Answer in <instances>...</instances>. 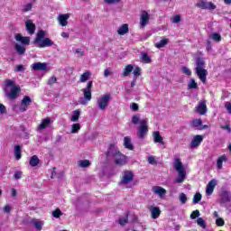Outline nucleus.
<instances>
[{
  "instance_id": "10",
  "label": "nucleus",
  "mask_w": 231,
  "mask_h": 231,
  "mask_svg": "<svg viewBox=\"0 0 231 231\" xmlns=\"http://www.w3.org/2000/svg\"><path fill=\"white\" fill-rule=\"evenodd\" d=\"M151 14L147 11H143L140 15V28H145L149 24Z\"/></svg>"
},
{
  "instance_id": "5",
  "label": "nucleus",
  "mask_w": 231,
  "mask_h": 231,
  "mask_svg": "<svg viewBox=\"0 0 231 231\" xmlns=\"http://www.w3.org/2000/svg\"><path fill=\"white\" fill-rule=\"evenodd\" d=\"M173 167L179 174L178 178L175 180V182L183 183V181H185V180L187 179V171H185V167H183V163L181 162L180 158L175 159Z\"/></svg>"
},
{
  "instance_id": "57",
  "label": "nucleus",
  "mask_w": 231,
  "mask_h": 231,
  "mask_svg": "<svg viewBox=\"0 0 231 231\" xmlns=\"http://www.w3.org/2000/svg\"><path fill=\"white\" fill-rule=\"evenodd\" d=\"M148 162L151 164V165H154L156 163V159L154 158V156H150L148 157Z\"/></svg>"
},
{
  "instance_id": "56",
  "label": "nucleus",
  "mask_w": 231,
  "mask_h": 231,
  "mask_svg": "<svg viewBox=\"0 0 231 231\" xmlns=\"http://www.w3.org/2000/svg\"><path fill=\"white\" fill-rule=\"evenodd\" d=\"M76 53L79 55V57H84V55H86V52H84V50L82 49H77Z\"/></svg>"
},
{
  "instance_id": "49",
  "label": "nucleus",
  "mask_w": 231,
  "mask_h": 231,
  "mask_svg": "<svg viewBox=\"0 0 231 231\" xmlns=\"http://www.w3.org/2000/svg\"><path fill=\"white\" fill-rule=\"evenodd\" d=\"M196 113H199V115H203V102H199L196 108Z\"/></svg>"
},
{
  "instance_id": "45",
  "label": "nucleus",
  "mask_w": 231,
  "mask_h": 231,
  "mask_svg": "<svg viewBox=\"0 0 231 231\" xmlns=\"http://www.w3.org/2000/svg\"><path fill=\"white\" fill-rule=\"evenodd\" d=\"M171 21L174 24H178V23H180L181 21V16L180 14H176L173 17H171Z\"/></svg>"
},
{
  "instance_id": "13",
  "label": "nucleus",
  "mask_w": 231,
  "mask_h": 231,
  "mask_svg": "<svg viewBox=\"0 0 231 231\" xmlns=\"http://www.w3.org/2000/svg\"><path fill=\"white\" fill-rule=\"evenodd\" d=\"M149 212L151 213V217L152 219H158L162 214V210L160 208L155 207V206H151L149 208Z\"/></svg>"
},
{
  "instance_id": "26",
  "label": "nucleus",
  "mask_w": 231,
  "mask_h": 231,
  "mask_svg": "<svg viewBox=\"0 0 231 231\" xmlns=\"http://www.w3.org/2000/svg\"><path fill=\"white\" fill-rule=\"evenodd\" d=\"M89 79H91V72L86 71L80 75L79 82H81V83L88 82V80H89Z\"/></svg>"
},
{
  "instance_id": "21",
  "label": "nucleus",
  "mask_w": 231,
  "mask_h": 231,
  "mask_svg": "<svg viewBox=\"0 0 231 231\" xmlns=\"http://www.w3.org/2000/svg\"><path fill=\"white\" fill-rule=\"evenodd\" d=\"M49 125H51V118L47 117L43 120H42L41 124L38 125V131H42L44 129H47Z\"/></svg>"
},
{
  "instance_id": "62",
  "label": "nucleus",
  "mask_w": 231,
  "mask_h": 231,
  "mask_svg": "<svg viewBox=\"0 0 231 231\" xmlns=\"http://www.w3.org/2000/svg\"><path fill=\"white\" fill-rule=\"evenodd\" d=\"M12 210V207H10V205H6L4 208V211L6 212V214H9V212H11Z\"/></svg>"
},
{
  "instance_id": "23",
  "label": "nucleus",
  "mask_w": 231,
  "mask_h": 231,
  "mask_svg": "<svg viewBox=\"0 0 231 231\" xmlns=\"http://www.w3.org/2000/svg\"><path fill=\"white\" fill-rule=\"evenodd\" d=\"M117 33L118 35H125L126 33H129V24L125 23L119 26Z\"/></svg>"
},
{
  "instance_id": "58",
  "label": "nucleus",
  "mask_w": 231,
  "mask_h": 231,
  "mask_svg": "<svg viewBox=\"0 0 231 231\" xmlns=\"http://www.w3.org/2000/svg\"><path fill=\"white\" fill-rule=\"evenodd\" d=\"M23 178V172L22 171H15L14 172V179L15 180H21Z\"/></svg>"
},
{
  "instance_id": "64",
  "label": "nucleus",
  "mask_w": 231,
  "mask_h": 231,
  "mask_svg": "<svg viewBox=\"0 0 231 231\" xmlns=\"http://www.w3.org/2000/svg\"><path fill=\"white\" fill-rule=\"evenodd\" d=\"M197 224H198L199 226H203V218L199 217V218L197 219Z\"/></svg>"
},
{
  "instance_id": "46",
  "label": "nucleus",
  "mask_w": 231,
  "mask_h": 231,
  "mask_svg": "<svg viewBox=\"0 0 231 231\" xmlns=\"http://www.w3.org/2000/svg\"><path fill=\"white\" fill-rule=\"evenodd\" d=\"M201 214L199 213V210L196 209L190 214V219H196L198 218Z\"/></svg>"
},
{
  "instance_id": "32",
  "label": "nucleus",
  "mask_w": 231,
  "mask_h": 231,
  "mask_svg": "<svg viewBox=\"0 0 231 231\" xmlns=\"http://www.w3.org/2000/svg\"><path fill=\"white\" fill-rule=\"evenodd\" d=\"M79 118H80V109L74 110L72 112V116H70V120L72 122H79Z\"/></svg>"
},
{
  "instance_id": "27",
  "label": "nucleus",
  "mask_w": 231,
  "mask_h": 231,
  "mask_svg": "<svg viewBox=\"0 0 231 231\" xmlns=\"http://www.w3.org/2000/svg\"><path fill=\"white\" fill-rule=\"evenodd\" d=\"M124 145L125 149H129V151H133V149H134L133 143H131V137L129 136L124 138Z\"/></svg>"
},
{
  "instance_id": "20",
  "label": "nucleus",
  "mask_w": 231,
  "mask_h": 231,
  "mask_svg": "<svg viewBox=\"0 0 231 231\" xmlns=\"http://www.w3.org/2000/svg\"><path fill=\"white\" fill-rule=\"evenodd\" d=\"M220 203H222L223 205H226V207H231V194L228 192H224L222 194V199Z\"/></svg>"
},
{
  "instance_id": "39",
  "label": "nucleus",
  "mask_w": 231,
  "mask_h": 231,
  "mask_svg": "<svg viewBox=\"0 0 231 231\" xmlns=\"http://www.w3.org/2000/svg\"><path fill=\"white\" fill-rule=\"evenodd\" d=\"M201 124H203V121L201 119H193L190 121L191 127H199L201 126Z\"/></svg>"
},
{
  "instance_id": "8",
  "label": "nucleus",
  "mask_w": 231,
  "mask_h": 231,
  "mask_svg": "<svg viewBox=\"0 0 231 231\" xmlns=\"http://www.w3.org/2000/svg\"><path fill=\"white\" fill-rule=\"evenodd\" d=\"M92 88H93V81H88L87 84V88L82 89L84 97H81V99H79V104H81L82 106H87L88 102L91 100Z\"/></svg>"
},
{
  "instance_id": "15",
  "label": "nucleus",
  "mask_w": 231,
  "mask_h": 231,
  "mask_svg": "<svg viewBox=\"0 0 231 231\" xmlns=\"http://www.w3.org/2000/svg\"><path fill=\"white\" fill-rule=\"evenodd\" d=\"M133 178L134 175L132 171H125L121 180V185H127V183H131V181H133Z\"/></svg>"
},
{
  "instance_id": "11",
  "label": "nucleus",
  "mask_w": 231,
  "mask_h": 231,
  "mask_svg": "<svg viewBox=\"0 0 231 231\" xmlns=\"http://www.w3.org/2000/svg\"><path fill=\"white\" fill-rule=\"evenodd\" d=\"M152 192H153L155 196H158L160 199H163L167 194V189L162 188V186H153L152 188Z\"/></svg>"
},
{
  "instance_id": "1",
  "label": "nucleus",
  "mask_w": 231,
  "mask_h": 231,
  "mask_svg": "<svg viewBox=\"0 0 231 231\" xmlns=\"http://www.w3.org/2000/svg\"><path fill=\"white\" fill-rule=\"evenodd\" d=\"M132 124L134 125L140 124L138 128L137 136L140 140H143L145 136H147V133H149V125H147V119H142V116L140 114H136L132 116Z\"/></svg>"
},
{
  "instance_id": "47",
  "label": "nucleus",
  "mask_w": 231,
  "mask_h": 231,
  "mask_svg": "<svg viewBox=\"0 0 231 231\" xmlns=\"http://www.w3.org/2000/svg\"><path fill=\"white\" fill-rule=\"evenodd\" d=\"M201 193H197L195 194L194 198H193V203L194 205H196L197 203H199V201H201Z\"/></svg>"
},
{
  "instance_id": "18",
  "label": "nucleus",
  "mask_w": 231,
  "mask_h": 231,
  "mask_svg": "<svg viewBox=\"0 0 231 231\" xmlns=\"http://www.w3.org/2000/svg\"><path fill=\"white\" fill-rule=\"evenodd\" d=\"M201 142H203V136L202 135H195L190 142L189 147L191 149L199 147V145L201 144Z\"/></svg>"
},
{
  "instance_id": "14",
  "label": "nucleus",
  "mask_w": 231,
  "mask_h": 231,
  "mask_svg": "<svg viewBox=\"0 0 231 231\" xmlns=\"http://www.w3.org/2000/svg\"><path fill=\"white\" fill-rule=\"evenodd\" d=\"M32 69L34 71H48V63L36 62L32 64Z\"/></svg>"
},
{
  "instance_id": "38",
  "label": "nucleus",
  "mask_w": 231,
  "mask_h": 231,
  "mask_svg": "<svg viewBox=\"0 0 231 231\" xmlns=\"http://www.w3.org/2000/svg\"><path fill=\"white\" fill-rule=\"evenodd\" d=\"M134 79L136 80L142 75V69L140 67H135L133 71Z\"/></svg>"
},
{
  "instance_id": "9",
  "label": "nucleus",
  "mask_w": 231,
  "mask_h": 231,
  "mask_svg": "<svg viewBox=\"0 0 231 231\" xmlns=\"http://www.w3.org/2000/svg\"><path fill=\"white\" fill-rule=\"evenodd\" d=\"M195 72L200 80H203V59L198 58L196 60Z\"/></svg>"
},
{
  "instance_id": "59",
  "label": "nucleus",
  "mask_w": 231,
  "mask_h": 231,
  "mask_svg": "<svg viewBox=\"0 0 231 231\" xmlns=\"http://www.w3.org/2000/svg\"><path fill=\"white\" fill-rule=\"evenodd\" d=\"M14 71H16V72L24 71V66H23V65L16 66L14 69Z\"/></svg>"
},
{
  "instance_id": "48",
  "label": "nucleus",
  "mask_w": 231,
  "mask_h": 231,
  "mask_svg": "<svg viewBox=\"0 0 231 231\" xmlns=\"http://www.w3.org/2000/svg\"><path fill=\"white\" fill-rule=\"evenodd\" d=\"M113 75V70L110 68H107L104 70V77L107 79V77H111Z\"/></svg>"
},
{
  "instance_id": "28",
  "label": "nucleus",
  "mask_w": 231,
  "mask_h": 231,
  "mask_svg": "<svg viewBox=\"0 0 231 231\" xmlns=\"http://www.w3.org/2000/svg\"><path fill=\"white\" fill-rule=\"evenodd\" d=\"M14 50L16 51L18 55H24V53L26 52V48H24V45H21L19 43H16L14 45Z\"/></svg>"
},
{
  "instance_id": "51",
  "label": "nucleus",
  "mask_w": 231,
  "mask_h": 231,
  "mask_svg": "<svg viewBox=\"0 0 231 231\" xmlns=\"http://www.w3.org/2000/svg\"><path fill=\"white\" fill-rule=\"evenodd\" d=\"M127 221H128L127 215L119 218V224L121 225V226H124V225H125V223H127Z\"/></svg>"
},
{
  "instance_id": "2",
  "label": "nucleus",
  "mask_w": 231,
  "mask_h": 231,
  "mask_svg": "<svg viewBox=\"0 0 231 231\" xmlns=\"http://www.w3.org/2000/svg\"><path fill=\"white\" fill-rule=\"evenodd\" d=\"M5 86L4 91L6 97H8L9 100H15L21 93V87L15 85V81L13 79H5Z\"/></svg>"
},
{
  "instance_id": "31",
  "label": "nucleus",
  "mask_w": 231,
  "mask_h": 231,
  "mask_svg": "<svg viewBox=\"0 0 231 231\" xmlns=\"http://www.w3.org/2000/svg\"><path fill=\"white\" fill-rule=\"evenodd\" d=\"M40 162L39 157H37V155H33L29 161V165H31V167H37Z\"/></svg>"
},
{
  "instance_id": "63",
  "label": "nucleus",
  "mask_w": 231,
  "mask_h": 231,
  "mask_svg": "<svg viewBox=\"0 0 231 231\" xmlns=\"http://www.w3.org/2000/svg\"><path fill=\"white\" fill-rule=\"evenodd\" d=\"M225 107L228 111V113L231 115V104L228 102L226 103Z\"/></svg>"
},
{
  "instance_id": "50",
  "label": "nucleus",
  "mask_w": 231,
  "mask_h": 231,
  "mask_svg": "<svg viewBox=\"0 0 231 231\" xmlns=\"http://www.w3.org/2000/svg\"><path fill=\"white\" fill-rule=\"evenodd\" d=\"M216 225L217 226H225V219L223 218H217L216 219Z\"/></svg>"
},
{
  "instance_id": "12",
  "label": "nucleus",
  "mask_w": 231,
  "mask_h": 231,
  "mask_svg": "<svg viewBox=\"0 0 231 231\" xmlns=\"http://www.w3.org/2000/svg\"><path fill=\"white\" fill-rule=\"evenodd\" d=\"M216 185H217V180H216V179H213L206 186V196L208 198H210V196H212V194L214 193Z\"/></svg>"
},
{
  "instance_id": "4",
  "label": "nucleus",
  "mask_w": 231,
  "mask_h": 231,
  "mask_svg": "<svg viewBox=\"0 0 231 231\" xmlns=\"http://www.w3.org/2000/svg\"><path fill=\"white\" fill-rule=\"evenodd\" d=\"M106 156L107 158L113 157L116 165H125L127 163L125 155L120 153V151L115 145L109 147Z\"/></svg>"
},
{
  "instance_id": "30",
  "label": "nucleus",
  "mask_w": 231,
  "mask_h": 231,
  "mask_svg": "<svg viewBox=\"0 0 231 231\" xmlns=\"http://www.w3.org/2000/svg\"><path fill=\"white\" fill-rule=\"evenodd\" d=\"M141 60L144 64H151L152 62L151 57L145 52H141Z\"/></svg>"
},
{
  "instance_id": "34",
  "label": "nucleus",
  "mask_w": 231,
  "mask_h": 231,
  "mask_svg": "<svg viewBox=\"0 0 231 231\" xmlns=\"http://www.w3.org/2000/svg\"><path fill=\"white\" fill-rule=\"evenodd\" d=\"M204 10H216V5L212 2H203Z\"/></svg>"
},
{
  "instance_id": "22",
  "label": "nucleus",
  "mask_w": 231,
  "mask_h": 231,
  "mask_svg": "<svg viewBox=\"0 0 231 231\" xmlns=\"http://www.w3.org/2000/svg\"><path fill=\"white\" fill-rule=\"evenodd\" d=\"M152 138L154 143H161V145H165V142H163V137L160 134V132H153Z\"/></svg>"
},
{
  "instance_id": "25",
  "label": "nucleus",
  "mask_w": 231,
  "mask_h": 231,
  "mask_svg": "<svg viewBox=\"0 0 231 231\" xmlns=\"http://www.w3.org/2000/svg\"><path fill=\"white\" fill-rule=\"evenodd\" d=\"M227 160L228 159L226 158V155H225V154L218 157V159L217 160V169L221 171V169H223V162H226Z\"/></svg>"
},
{
  "instance_id": "17",
  "label": "nucleus",
  "mask_w": 231,
  "mask_h": 231,
  "mask_svg": "<svg viewBox=\"0 0 231 231\" xmlns=\"http://www.w3.org/2000/svg\"><path fill=\"white\" fill-rule=\"evenodd\" d=\"M25 30L29 33V35H33V33H35V23H33V21H25Z\"/></svg>"
},
{
  "instance_id": "61",
  "label": "nucleus",
  "mask_w": 231,
  "mask_h": 231,
  "mask_svg": "<svg viewBox=\"0 0 231 231\" xmlns=\"http://www.w3.org/2000/svg\"><path fill=\"white\" fill-rule=\"evenodd\" d=\"M131 109L133 111H138V104L136 103H133L131 106H130Z\"/></svg>"
},
{
  "instance_id": "44",
  "label": "nucleus",
  "mask_w": 231,
  "mask_h": 231,
  "mask_svg": "<svg viewBox=\"0 0 231 231\" xmlns=\"http://www.w3.org/2000/svg\"><path fill=\"white\" fill-rule=\"evenodd\" d=\"M179 199H180V203L182 204V205H185V203H187V195H185V193H180V195H179Z\"/></svg>"
},
{
  "instance_id": "53",
  "label": "nucleus",
  "mask_w": 231,
  "mask_h": 231,
  "mask_svg": "<svg viewBox=\"0 0 231 231\" xmlns=\"http://www.w3.org/2000/svg\"><path fill=\"white\" fill-rule=\"evenodd\" d=\"M206 51H208V53H212V42L208 41L207 46H206Z\"/></svg>"
},
{
  "instance_id": "6",
  "label": "nucleus",
  "mask_w": 231,
  "mask_h": 231,
  "mask_svg": "<svg viewBox=\"0 0 231 231\" xmlns=\"http://www.w3.org/2000/svg\"><path fill=\"white\" fill-rule=\"evenodd\" d=\"M29 106H32V97H30V96H24L20 106L14 104L12 109L14 113H24L28 110Z\"/></svg>"
},
{
  "instance_id": "33",
  "label": "nucleus",
  "mask_w": 231,
  "mask_h": 231,
  "mask_svg": "<svg viewBox=\"0 0 231 231\" xmlns=\"http://www.w3.org/2000/svg\"><path fill=\"white\" fill-rule=\"evenodd\" d=\"M22 152L21 146L15 145L14 146V157L16 160H20L22 158Z\"/></svg>"
},
{
  "instance_id": "37",
  "label": "nucleus",
  "mask_w": 231,
  "mask_h": 231,
  "mask_svg": "<svg viewBox=\"0 0 231 231\" xmlns=\"http://www.w3.org/2000/svg\"><path fill=\"white\" fill-rule=\"evenodd\" d=\"M79 167H81L82 169H86L88 167H89V165H91V162L88 160H81L79 162Z\"/></svg>"
},
{
  "instance_id": "24",
  "label": "nucleus",
  "mask_w": 231,
  "mask_h": 231,
  "mask_svg": "<svg viewBox=\"0 0 231 231\" xmlns=\"http://www.w3.org/2000/svg\"><path fill=\"white\" fill-rule=\"evenodd\" d=\"M170 42L171 41L169 40V38H162L160 42H156L154 46L155 48H158V50H160L162 48H165V46H167Z\"/></svg>"
},
{
  "instance_id": "60",
  "label": "nucleus",
  "mask_w": 231,
  "mask_h": 231,
  "mask_svg": "<svg viewBox=\"0 0 231 231\" xmlns=\"http://www.w3.org/2000/svg\"><path fill=\"white\" fill-rule=\"evenodd\" d=\"M0 113L2 115H5V113H6V106H5V105L0 104Z\"/></svg>"
},
{
  "instance_id": "42",
  "label": "nucleus",
  "mask_w": 231,
  "mask_h": 231,
  "mask_svg": "<svg viewBox=\"0 0 231 231\" xmlns=\"http://www.w3.org/2000/svg\"><path fill=\"white\" fill-rule=\"evenodd\" d=\"M211 39L215 41V42H221V34L214 32L211 34Z\"/></svg>"
},
{
  "instance_id": "16",
  "label": "nucleus",
  "mask_w": 231,
  "mask_h": 231,
  "mask_svg": "<svg viewBox=\"0 0 231 231\" xmlns=\"http://www.w3.org/2000/svg\"><path fill=\"white\" fill-rule=\"evenodd\" d=\"M71 17L70 14H59L58 15V22L60 26H68V19Z\"/></svg>"
},
{
  "instance_id": "19",
  "label": "nucleus",
  "mask_w": 231,
  "mask_h": 231,
  "mask_svg": "<svg viewBox=\"0 0 231 231\" xmlns=\"http://www.w3.org/2000/svg\"><path fill=\"white\" fill-rule=\"evenodd\" d=\"M14 39L17 41V42H21L23 46H30V37L16 34Z\"/></svg>"
},
{
  "instance_id": "52",
  "label": "nucleus",
  "mask_w": 231,
  "mask_h": 231,
  "mask_svg": "<svg viewBox=\"0 0 231 231\" xmlns=\"http://www.w3.org/2000/svg\"><path fill=\"white\" fill-rule=\"evenodd\" d=\"M53 217L59 218L60 216H62V211L60 209L57 208L52 212Z\"/></svg>"
},
{
  "instance_id": "3",
  "label": "nucleus",
  "mask_w": 231,
  "mask_h": 231,
  "mask_svg": "<svg viewBox=\"0 0 231 231\" xmlns=\"http://www.w3.org/2000/svg\"><path fill=\"white\" fill-rule=\"evenodd\" d=\"M45 37L46 32L42 30L39 31L36 33L34 44H36L38 48H51V46H55V42L51 41V39Z\"/></svg>"
},
{
  "instance_id": "36",
  "label": "nucleus",
  "mask_w": 231,
  "mask_h": 231,
  "mask_svg": "<svg viewBox=\"0 0 231 231\" xmlns=\"http://www.w3.org/2000/svg\"><path fill=\"white\" fill-rule=\"evenodd\" d=\"M32 225L35 226L36 230H42V225H44V222L34 219L32 220Z\"/></svg>"
},
{
  "instance_id": "7",
  "label": "nucleus",
  "mask_w": 231,
  "mask_h": 231,
  "mask_svg": "<svg viewBox=\"0 0 231 231\" xmlns=\"http://www.w3.org/2000/svg\"><path fill=\"white\" fill-rule=\"evenodd\" d=\"M109 102H111V94H104L97 98V106L100 111H106L109 107Z\"/></svg>"
},
{
  "instance_id": "55",
  "label": "nucleus",
  "mask_w": 231,
  "mask_h": 231,
  "mask_svg": "<svg viewBox=\"0 0 231 231\" xmlns=\"http://www.w3.org/2000/svg\"><path fill=\"white\" fill-rule=\"evenodd\" d=\"M55 82H57V78L55 77H51L49 79L48 84L49 86H53V84H55Z\"/></svg>"
},
{
  "instance_id": "43",
  "label": "nucleus",
  "mask_w": 231,
  "mask_h": 231,
  "mask_svg": "<svg viewBox=\"0 0 231 231\" xmlns=\"http://www.w3.org/2000/svg\"><path fill=\"white\" fill-rule=\"evenodd\" d=\"M33 8V5L32 3L25 4L23 6L22 12H30Z\"/></svg>"
},
{
  "instance_id": "54",
  "label": "nucleus",
  "mask_w": 231,
  "mask_h": 231,
  "mask_svg": "<svg viewBox=\"0 0 231 231\" xmlns=\"http://www.w3.org/2000/svg\"><path fill=\"white\" fill-rule=\"evenodd\" d=\"M106 5H116L120 3L121 0H104Z\"/></svg>"
},
{
  "instance_id": "40",
  "label": "nucleus",
  "mask_w": 231,
  "mask_h": 231,
  "mask_svg": "<svg viewBox=\"0 0 231 231\" xmlns=\"http://www.w3.org/2000/svg\"><path fill=\"white\" fill-rule=\"evenodd\" d=\"M80 131V124H73L71 125V134H77Z\"/></svg>"
},
{
  "instance_id": "29",
  "label": "nucleus",
  "mask_w": 231,
  "mask_h": 231,
  "mask_svg": "<svg viewBox=\"0 0 231 231\" xmlns=\"http://www.w3.org/2000/svg\"><path fill=\"white\" fill-rule=\"evenodd\" d=\"M133 69H134V67H133V65H126L124 69L123 77H129V75H131V73L133 72Z\"/></svg>"
},
{
  "instance_id": "35",
  "label": "nucleus",
  "mask_w": 231,
  "mask_h": 231,
  "mask_svg": "<svg viewBox=\"0 0 231 231\" xmlns=\"http://www.w3.org/2000/svg\"><path fill=\"white\" fill-rule=\"evenodd\" d=\"M188 89H198V83L194 79H190L188 81Z\"/></svg>"
},
{
  "instance_id": "41",
  "label": "nucleus",
  "mask_w": 231,
  "mask_h": 231,
  "mask_svg": "<svg viewBox=\"0 0 231 231\" xmlns=\"http://www.w3.org/2000/svg\"><path fill=\"white\" fill-rule=\"evenodd\" d=\"M181 71L184 75H187V77H191L192 76V70L189 69V67H181Z\"/></svg>"
}]
</instances>
